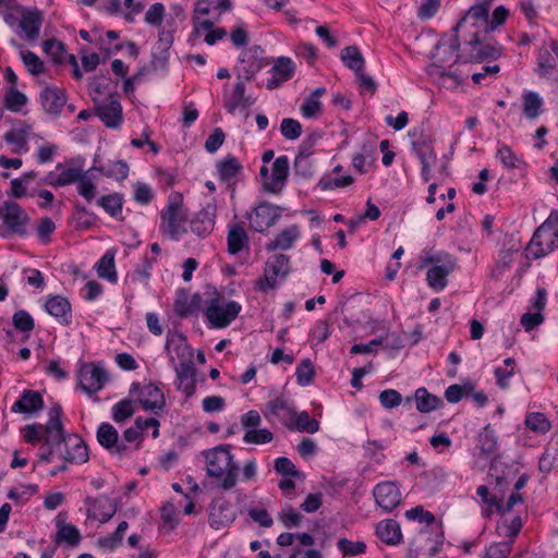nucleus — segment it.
Returning <instances> with one entry per match:
<instances>
[{
    "label": "nucleus",
    "instance_id": "nucleus-56",
    "mask_svg": "<svg viewBox=\"0 0 558 558\" xmlns=\"http://www.w3.org/2000/svg\"><path fill=\"white\" fill-rule=\"evenodd\" d=\"M280 131L287 140H296L302 133L301 123L291 118H284L280 124Z\"/></svg>",
    "mask_w": 558,
    "mask_h": 558
},
{
    "label": "nucleus",
    "instance_id": "nucleus-16",
    "mask_svg": "<svg viewBox=\"0 0 558 558\" xmlns=\"http://www.w3.org/2000/svg\"><path fill=\"white\" fill-rule=\"evenodd\" d=\"M235 520L233 507L226 500H214L210 505L208 522L215 530L229 526Z\"/></svg>",
    "mask_w": 558,
    "mask_h": 558
},
{
    "label": "nucleus",
    "instance_id": "nucleus-33",
    "mask_svg": "<svg viewBox=\"0 0 558 558\" xmlns=\"http://www.w3.org/2000/svg\"><path fill=\"white\" fill-rule=\"evenodd\" d=\"M57 169H62V171L57 175L50 172L45 180L51 186H65L78 182L84 174L80 168H63L61 163L57 166Z\"/></svg>",
    "mask_w": 558,
    "mask_h": 558
},
{
    "label": "nucleus",
    "instance_id": "nucleus-24",
    "mask_svg": "<svg viewBox=\"0 0 558 558\" xmlns=\"http://www.w3.org/2000/svg\"><path fill=\"white\" fill-rule=\"evenodd\" d=\"M236 83L234 84V88L232 92H228L225 88L223 98H225V107L228 112L233 113L240 106L248 107L252 105V100L250 97H245V83L241 77L236 76Z\"/></svg>",
    "mask_w": 558,
    "mask_h": 558
},
{
    "label": "nucleus",
    "instance_id": "nucleus-54",
    "mask_svg": "<svg viewBox=\"0 0 558 558\" xmlns=\"http://www.w3.org/2000/svg\"><path fill=\"white\" fill-rule=\"evenodd\" d=\"M274 439L272 433L267 428H260V429H247L243 440L246 444H254V445H263L268 444Z\"/></svg>",
    "mask_w": 558,
    "mask_h": 558
},
{
    "label": "nucleus",
    "instance_id": "nucleus-43",
    "mask_svg": "<svg viewBox=\"0 0 558 558\" xmlns=\"http://www.w3.org/2000/svg\"><path fill=\"white\" fill-rule=\"evenodd\" d=\"M558 59L547 47H542L537 57V71L541 76H549L556 69Z\"/></svg>",
    "mask_w": 558,
    "mask_h": 558
},
{
    "label": "nucleus",
    "instance_id": "nucleus-36",
    "mask_svg": "<svg viewBox=\"0 0 558 558\" xmlns=\"http://www.w3.org/2000/svg\"><path fill=\"white\" fill-rule=\"evenodd\" d=\"M444 532L436 526L434 533L421 534V550L427 553L429 557L435 556L442 547Z\"/></svg>",
    "mask_w": 558,
    "mask_h": 558
},
{
    "label": "nucleus",
    "instance_id": "nucleus-29",
    "mask_svg": "<svg viewBox=\"0 0 558 558\" xmlns=\"http://www.w3.org/2000/svg\"><path fill=\"white\" fill-rule=\"evenodd\" d=\"M294 63L290 58L280 57L275 62L271 72L272 77L268 81V88L278 87L281 83L290 80L294 74Z\"/></svg>",
    "mask_w": 558,
    "mask_h": 558
},
{
    "label": "nucleus",
    "instance_id": "nucleus-53",
    "mask_svg": "<svg viewBox=\"0 0 558 558\" xmlns=\"http://www.w3.org/2000/svg\"><path fill=\"white\" fill-rule=\"evenodd\" d=\"M525 425L533 432L546 433L550 429V423L545 414L541 412H533L526 415Z\"/></svg>",
    "mask_w": 558,
    "mask_h": 558
},
{
    "label": "nucleus",
    "instance_id": "nucleus-19",
    "mask_svg": "<svg viewBox=\"0 0 558 558\" xmlns=\"http://www.w3.org/2000/svg\"><path fill=\"white\" fill-rule=\"evenodd\" d=\"M488 22V11L486 8L475 3L469 11L460 19L457 25L453 27V33H459L463 28H473L480 33V28L483 27L486 33V24Z\"/></svg>",
    "mask_w": 558,
    "mask_h": 558
},
{
    "label": "nucleus",
    "instance_id": "nucleus-7",
    "mask_svg": "<svg viewBox=\"0 0 558 558\" xmlns=\"http://www.w3.org/2000/svg\"><path fill=\"white\" fill-rule=\"evenodd\" d=\"M469 36L463 44L464 62H481L500 57L501 46L484 43L477 31H469Z\"/></svg>",
    "mask_w": 558,
    "mask_h": 558
},
{
    "label": "nucleus",
    "instance_id": "nucleus-26",
    "mask_svg": "<svg viewBox=\"0 0 558 558\" xmlns=\"http://www.w3.org/2000/svg\"><path fill=\"white\" fill-rule=\"evenodd\" d=\"M43 21V14L37 10L24 12L19 23L23 37L28 41L37 40Z\"/></svg>",
    "mask_w": 558,
    "mask_h": 558
},
{
    "label": "nucleus",
    "instance_id": "nucleus-48",
    "mask_svg": "<svg viewBox=\"0 0 558 558\" xmlns=\"http://www.w3.org/2000/svg\"><path fill=\"white\" fill-rule=\"evenodd\" d=\"M27 104V97L16 87H10L4 96V106L12 112H19Z\"/></svg>",
    "mask_w": 558,
    "mask_h": 558
},
{
    "label": "nucleus",
    "instance_id": "nucleus-57",
    "mask_svg": "<svg viewBox=\"0 0 558 558\" xmlns=\"http://www.w3.org/2000/svg\"><path fill=\"white\" fill-rule=\"evenodd\" d=\"M43 49L47 54L51 56L56 63L62 62L64 53L63 43L54 38L47 39L43 43Z\"/></svg>",
    "mask_w": 558,
    "mask_h": 558
},
{
    "label": "nucleus",
    "instance_id": "nucleus-27",
    "mask_svg": "<svg viewBox=\"0 0 558 558\" xmlns=\"http://www.w3.org/2000/svg\"><path fill=\"white\" fill-rule=\"evenodd\" d=\"M267 412H265V416L272 415L278 417L283 425L291 428V422L295 417V411L289 405V403L282 398L277 397L272 400H269L266 404Z\"/></svg>",
    "mask_w": 558,
    "mask_h": 558
},
{
    "label": "nucleus",
    "instance_id": "nucleus-21",
    "mask_svg": "<svg viewBox=\"0 0 558 558\" xmlns=\"http://www.w3.org/2000/svg\"><path fill=\"white\" fill-rule=\"evenodd\" d=\"M98 442L111 453L123 456L128 446L119 441L118 430L109 423H101L97 429Z\"/></svg>",
    "mask_w": 558,
    "mask_h": 558
},
{
    "label": "nucleus",
    "instance_id": "nucleus-9",
    "mask_svg": "<svg viewBox=\"0 0 558 558\" xmlns=\"http://www.w3.org/2000/svg\"><path fill=\"white\" fill-rule=\"evenodd\" d=\"M241 305L235 301L222 303L219 299H213L205 311V316L211 327L225 328L236 318Z\"/></svg>",
    "mask_w": 558,
    "mask_h": 558
},
{
    "label": "nucleus",
    "instance_id": "nucleus-25",
    "mask_svg": "<svg viewBox=\"0 0 558 558\" xmlns=\"http://www.w3.org/2000/svg\"><path fill=\"white\" fill-rule=\"evenodd\" d=\"M44 408V399L38 391L25 389L11 408L14 413H36Z\"/></svg>",
    "mask_w": 558,
    "mask_h": 558
},
{
    "label": "nucleus",
    "instance_id": "nucleus-15",
    "mask_svg": "<svg viewBox=\"0 0 558 558\" xmlns=\"http://www.w3.org/2000/svg\"><path fill=\"white\" fill-rule=\"evenodd\" d=\"M85 504L88 506V518L98 520L101 523L108 522L117 512L116 501L107 496H99L97 498L88 497Z\"/></svg>",
    "mask_w": 558,
    "mask_h": 558
},
{
    "label": "nucleus",
    "instance_id": "nucleus-42",
    "mask_svg": "<svg viewBox=\"0 0 558 558\" xmlns=\"http://www.w3.org/2000/svg\"><path fill=\"white\" fill-rule=\"evenodd\" d=\"M219 178L229 181L242 171V165L234 156H228L218 163Z\"/></svg>",
    "mask_w": 558,
    "mask_h": 558
},
{
    "label": "nucleus",
    "instance_id": "nucleus-10",
    "mask_svg": "<svg viewBox=\"0 0 558 558\" xmlns=\"http://www.w3.org/2000/svg\"><path fill=\"white\" fill-rule=\"evenodd\" d=\"M135 392H137V400L144 410L159 414L165 409L166 399L159 387L153 384L141 386L137 383H133L130 393L134 395Z\"/></svg>",
    "mask_w": 558,
    "mask_h": 558
},
{
    "label": "nucleus",
    "instance_id": "nucleus-45",
    "mask_svg": "<svg viewBox=\"0 0 558 558\" xmlns=\"http://www.w3.org/2000/svg\"><path fill=\"white\" fill-rule=\"evenodd\" d=\"M198 299V295H194L192 299H190L186 293L180 292L174 302V312L181 317H186L194 314Z\"/></svg>",
    "mask_w": 558,
    "mask_h": 558
},
{
    "label": "nucleus",
    "instance_id": "nucleus-63",
    "mask_svg": "<svg viewBox=\"0 0 558 558\" xmlns=\"http://www.w3.org/2000/svg\"><path fill=\"white\" fill-rule=\"evenodd\" d=\"M77 191L88 203L96 196V185L84 173L77 182Z\"/></svg>",
    "mask_w": 558,
    "mask_h": 558
},
{
    "label": "nucleus",
    "instance_id": "nucleus-1",
    "mask_svg": "<svg viewBox=\"0 0 558 558\" xmlns=\"http://www.w3.org/2000/svg\"><path fill=\"white\" fill-rule=\"evenodd\" d=\"M426 268L427 286L435 292L448 286V277L458 268V258L446 251H426L421 257V268Z\"/></svg>",
    "mask_w": 558,
    "mask_h": 558
},
{
    "label": "nucleus",
    "instance_id": "nucleus-32",
    "mask_svg": "<svg viewBox=\"0 0 558 558\" xmlns=\"http://www.w3.org/2000/svg\"><path fill=\"white\" fill-rule=\"evenodd\" d=\"M31 125L12 129L4 134V141L12 146V153L20 155L28 150L27 138L31 132Z\"/></svg>",
    "mask_w": 558,
    "mask_h": 558
},
{
    "label": "nucleus",
    "instance_id": "nucleus-8",
    "mask_svg": "<svg viewBox=\"0 0 558 558\" xmlns=\"http://www.w3.org/2000/svg\"><path fill=\"white\" fill-rule=\"evenodd\" d=\"M0 219L3 227L12 234L25 235L29 216L22 206L13 201H5L0 207Z\"/></svg>",
    "mask_w": 558,
    "mask_h": 558
},
{
    "label": "nucleus",
    "instance_id": "nucleus-13",
    "mask_svg": "<svg viewBox=\"0 0 558 558\" xmlns=\"http://www.w3.org/2000/svg\"><path fill=\"white\" fill-rule=\"evenodd\" d=\"M165 350L173 365L193 361V351L187 339L178 331H168Z\"/></svg>",
    "mask_w": 558,
    "mask_h": 558
},
{
    "label": "nucleus",
    "instance_id": "nucleus-2",
    "mask_svg": "<svg viewBox=\"0 0 558 558\" xmlns=\"http://www.w3.org/2000/svg\"><path fill=\"white\" fill-rule=\"evenodd\" d=\"M206 471L209 477L221 481L220 486L230 490L236 485L239 466L233 462L229 446H218L205 453Z\"/></svg>",
    "mask_w": 558,
    "mask_h": 558
},
{
    "label": "nucleus",
    "instance_id": "nucleus-35",
    "mask_svg": "<svg viewBox=\"0 0 558 558\" xmlns=\"http://www.w3.org/2000/svg\"><path fill=\"white\" fill-rule=\"evenodd\" d=\"M376 534L387 544H397L401 539L400 526L391 519L380 521L376 526Z\"/></svg>",
    "mask_w": 558,
    "mask_h": 558
},
{
    "label": "nucleus",
    "instance_id": "nucleus-58",
    "mask_svg": "<svg viewBox=\"0 0 558 558\" xmlns=\"http://www.w3.org/2000/svg\"><path fill=\"white\" fill-rule=\"evenodd\" d=\"M338 548L344 555L356 556L365 553L366 544L364 542H352L348 538H340L338 541Z\"/></svg>",
    "mask_w": 558,
    "mask_h": 558
},
{
    "label": "nucleus",
    "instance_id": "nucleus-18",
    "mask_svg": "<svg viewBox=\"0 0 558 558\" xmlns=\"http://www.w3.org/2000/svg\"><path fill=\"white\" fill-rule=\"evenodd\" d=\"M65 450H60L59 458L64 462L85 463L88 460V450L86 444L77 435H68L64 445Z\"/></svg>",
    "mask_w": 558,
    "mask_h": 558
},
{
    "label": "nucleus",
    "instance_id": "nucleus-62",
    "mask_svg": "<svg viewBox=\"0 0 558 558\" xmlns=\"http://www.w3.org/2000/svg\"><path fill=\"white\" fill-rule=\"evenodd\" d=\"M512 550V541L493 544L486 550L485 558H508Z\"/></svg>",
    "mask_w": 558,
    "mask_h": 558
},
{
    "label": "nucleus",
    "instance_id": "nucleus-37",
    "mask_svg": "<svg viewBox=\"0 0 558 558\" xmlns=\"http://www.w3.org/2000/svg\"><path fill=\"white\" fill-rule=\"evenodd\" d=\"M341 60L345 66L355 73L364 70L365 60L356 46H348L341 51Z\"/></svg>",
    "mask_w": 558,
    "mask_h": 558
},
{
    "label": "nucleus",
    "instance_id": "nucleus-34",
    "mask_svg": "<svg viewBox=\"0 0 558 558\" xmlns=\"http://www.w3.org/2000/svg\"><path fill=\"white\" fill-rule=\"evenodd\" d=\"M300 232L298 226H291L283 229L271 242L266 245L268 251L288 250L299 238Z\"/></svg>",
    "mask_w": 558,
    "mask_h": 558
},
{
    "label": "nucleus",
    "instance_id": "nucleus-64",
    "mask_svg": "<svg viewBox=\"0 0 558 558\" xmlns=\"http://www.w3.org/2000/svg\"><path fill=\"white\" fill-rule=\"evenodd\" d=\"M165 16V7L162 3H154L145 14V21L154 26H160Z\"/></svg>",
    "mask_w": 558,
    "mask_h": 558
},
{
    "label": "nucleus",
    "instance_id": "nucleus-38",
    "mask_svg": "<svg viewBox=\"0 0 558 558\" xmlns=\"http://www.w3.org/2000/svg\"><path fill=\"white\" fill-rule=\"evenodd\" d=\"M477 448L480 449V453L485 459H488L496 452L497 437L489 426L484 427L483 430L478 434Z\"/></svg>",
    "mask_w": 558,
    "mask_h": 558
},
{
    "label": "nucleus",
    "instance_id": "nucleus-55",
    "mask_svg": "<svg viewBox=\"0 0 558 558\" xmlns=\"http://www.w3.org/2000/svg\"><path fill=\"white\" fill-rule=\"evenodd\" d=\"M296 379L300 385H310L315 376L314 365L310 359L303 360L296 367Z\"/></svg>",
    "mask_w": 558,
    "mask_h": 558
},
{
    "label": "nucleus",
    "instance_id": "nucleus-49",
    "mask_svg": "<svg viewBox=\"0 0 558 558\" xmlns=\"http://www.w3.org/2000/svg\"><path fill=\"white\" fill-rule=\"evenodd\" d=\"M81 541L80 531L71 524H64L59 526L56 542L57 543H66L70 546H76Z\"/></svg>",
    "mask_w": 558,
    "mask_h": 558
},
{
    "label": "nucleus",
    "instance_id": "nucleus-41",
    "mask_svg": "<svg viewBox=\"0 0 558 558\" xmlns=\"http://www.w3.org/2000/svg\"><path fill=\"white\" fill-rule=\"evenodd\" d=\"M97 274L98 277L102 279H107L110 282L117 281V271L114 265V253L111 251L106 252V254L100 258L97 264Z\"/></svg>",
    "mask_w": 558,
    "mask_h": 558
},
{
    "label": "nucleus",
    "instance_id": "nucleus-6",
    "mask_svg": "<svg viewBox=\"0 0 558 558\" xmlns=\"http://www.w3.org/2000/svg\"><path fill=\"white\" fill-rule=\"evenodd\" d=\"M289 270L290 265L287 255L276 254L269 257L266 262L263 277L254 281V289L263 293L276 289L288 276Z\"/></svg>",
    "mask_w": 558,
    "mask_h": 558
},
{
    "label": "nucleus",
    "instance_id": "nucleus-11",
    "mask_svg": "<svg viewBox=\"0 0 558 558\" xmlns=\"http://www.w3.org/2000/svg\"><path fill=\"white\" fill-rule=\"evenodd\" d=\"M108 379L106 369L95 363H84L78 372V385L89 396L101 390Z\"/></svg>",
    "mask_w": 558,
    "mask_h": 558
},
{
    "label": "nucleus",
    "instance_id": "nucleus-30",
    "mask_svg": "<svg viewBox=\"0 0 558 558\" xmlns=\"http://www.w3.org/2000/svg\"><path fill=\"white\" fill-rule=\"evenodd\" d=\"M228 252L232 255L240 253L248 246V235L243 222H235L229 226L227 235Z\"/></svg>",
    "mask_w": 558,
    "mask_h": 558
},
{
    "label": "nucleus",
    "instance_id": "nucleus-20",
    "mask_svg": "<svg viewBox=\"0 0 558 558\" xmlns=\"http://www.w3.org/2000/svg\"><path fill=\"white\" fill-rule=\"evenodd\" d=\"M96 113L107 128L118 129L123 121L121 104L112 96L97 104Z\"/></svg>",
    "mask_w": 558,
    "mask_h": 558
},
{
    "label": "nucleus",
    "instance_id": "nucleus-46",
    "mask_svg": "<svg viewBox=\"0 0 558 558\" xmlns=\"http://www.w3.org/2000/svg\"><path fill=\"white\" fill-rule=\"evenodd\" d=\"M477 495L482 498L483 502L487 506L483 509V514L485 517H490L494 510L497 512H501L502 510V501L498 499L496 496H492L489 494L488 487L482 485L477 487Z\"/></svg>",
    "mask_w": 558,
    "mask_h": 558
},
{
    "label": "nucleus",
    "instance_id": "nucleus-61",
    "mask_svg": "<svg viewBox=\"0 0 558 558\" xmlns=\"http://www.w3.org/2000/svg\"><path fill=\"white\" fill-rule=\"evenodd\" d=\"M14 327L24 332H29L34 329V319L26 311H17L13 315Z\"/></svg>",
    "mask_w": 558,
    "mask_h": 558
},
{
    "label": "nucleus",
    "instance_id": "nucleus-31",
    "mask_svg": "<svg viewBox=\"0 0 558 558\" xmlns=\"http://www.w3.org/2000/svg\"><path fill=\"white\" fill-rule=\"evenodd\" d=\"M45 306L50 315L60 319L61 324H70L72 317L71 304L65 298L60 295L51 296L47 300Z\"/></svg>",
    "mask_w": 558,
    "mask_h": 558
},
{
    "label": "nucleus",
    "instance_id": "nucleus-4",
    "mask_svg": "<svg viewBox=\"0 0 558 558\" xmlns=\"http://www.w3.org/2000/svg\"><path fill=\"white\" fill-rule=\"evenodd\" d=\"M160 230L172 240L178 241L187 232V210L183 206V196L173 192L169 195L168 204L160 215Z\"/></svg>",
    "mask_w": 558,
    "mask_h": 558
},
{
    "label": "nucleus",
    "instance_id": "nucleus-51",
    "mask_svg": "<svg viewBox=\"0 0 558 558\" xmlns=\"http://www.w3.org/2000/svg\"><path fill=\"white\" fill-rule=\"evenodd\" d=\"M134 414L133 401L123 399L112 408V418L116 423H123Z\"/></svg>",
    "mask_w": 558,
    "mask_h": 558
},
{
    "label": "nucleus",
    "instance_id": "nucleus-17",
    "mask_svg": "<svg viewBox=\"0 0 558 558\" xmlns=\"http://www.w3.org/2000/svg\"><path fill=\"white\" fill-rule=\"evenodd\" d=\"M373 495L376 504L385 511H391L401 501L400 492L393 482H383L375 486Z\"/></svg>",
    "mask_w": 558,
    "mask_h": 558
},
{
    "label": "nucleus",
    "instance_id": "nucleus-22",
    "mask_svg": "<svg viewBox=\"0 0 558 558\" xmlns=\"http://www.w3.org/2000/svg\"><path fill=\"white\" fill-rule=\"evenodd\" d=\"M289 173V159L287 156L278 157L272 163L269 180H265L264 189L271 193H279L284 185Z\"/></svg>",
    "mask_w": 558,
    "mask_h": 558
},
{
    "label": "nucleus",
    "instance_id": "nucleus-5",
    "mask_svg": "<svg viewBox=\"0 0 558 558\" xmlns=\"http://www.w3.org/2000/svg\"><path fill=\"white\" fill-rule=\"evenodd\" d=\"M556 248H558V211L553 210L534 232L526 251L533 258H541Z\"/></svg>",
    "mask_w": 558,
    "mask_h": 558
},
{
    "label": "nucleus",
    "instance_id": "nucleus-60",
    "mask_svg": "<svg viewBox=\"0 0 558 558\" xmlns=\"http://www.w3.org/2000/svg\"><path fill=\"white\" fill-rule=\"evenodd\" d=\"M442 404L444 402L440 398L430 395L425 388L421 387V412H430Z\"/></svg>",
    "mask_w": 558,
    "mask_h": 558
},
{
    "label": "nucleus",
    "instance_id": "nucleus-44",
    "mask_svg": "<svg viewBox=\"0 0 558 558\" xmlns=\"http://www.w3.org/2000/svg\"><path fill=\"white\" fill-rule=\"evenodd\" d=\"M98 204L112 217L121 216L123 197L119 193H112L100 197Z\"/></svg>",
    "mask_w": 558,
    "mask_h": 558
},
{
    "label": "nucleus",
    "instance_id": "nucleus-3",
    "mask_svg": "<svg viewBox=\"0 0 558 558\" xmlns=\"http://www.w3.org/2000/svg\"><path fill=\"white\" fill-rule=\"evenodd\" d=\"M460 48L459 35L453 33L450 37L444 36L430 54L432 63L426 68V73L432 76L451 75L448 71L458 61L464 62V52H458Z\"/></svg>",
    "mask_w": 558,
    "mask_h": 558
},
{
    "label": "nucleus",
    "instance_id": "nucleus-59",
    "mask_svg": "<svg viewBox=\"0 0 558 558\" xmlns=\"http://www.w3.org/2000/svg\"><path fill=\"white\" fill-rule=\"evenodd\" d=\"M22 60L33 75H38L44 72V62L32 51H22Z\"/></svg>",
    "mask_w": 558,
    "mask_h": 558
},
{
    "label": "nucleus",
    "instance_id": "nucleus-12",
    "mask_svg": "<svg viewBox=\"0 0 558 558\" xmlns=\"http://www.w3.org/2000/svg\"><path fill=\"white\" fill-rule=\"evenodd\" d=\"M68 435L64 433L62 424L44 425L43 446L48 449L39 453V461L51 462L53 457L61 450V446L65 445Z\"/></svg>",
    "mask_w": 558,
    "mask_h": 558
},
{
    "label": "nucleus",
    "instance_id": "nucleus-39",
    "mask_svg": "<svg viewBox=\"0 0 558 558\" xmlns=\"http://www.w3.org/2000/svg\"><path fill=\"white\" fill-rule=\"evenodd\" d=\"M523 101V114L530 119L534 120L541 114V108L543 106V99L535 92H525L522 95Z\"/></svg>",
    "mask_w": 558,
    "mask_h": 558
},
{
    "label": "nucleus",
    "instance_id": "nucleus-14",
    "mask_svg": "<svg viewBox=\"0 0 558 558\" xmlns=\"http://www.w3.org/2000/svg\"><path fill=\"white\" fill-rule=\"evenodd\" d=\"M279 217V207L268 203H260L250 216V225L255 231L264 232L272 227Z\"/></svg>",
    "mask_w": 558,
    "mask_h": 558
},
{
    "label": "nucleus",
    "instance_id": "nucleus-50",
    "mask_svg": "<svg viewBox=\"0 0 558 558\" xmlns=\"http://www.w3.org/2000/svg\"><path fill=\"white\" fill-rule=\"evenodd\" d=\"M497 158L508 169H517L522 159L508 145H501L497 150Z\"/></svg>",
    "mask_w": 558,
    "mask_h": 558
},
{
    "label": "nucleus",
    "instance_id": "nucleus-23",
    "mask_svg": "<svg viewBox=\"0 0 558 558\" xmlns=\"http://www.w3.org/2000/svg\"><path fill=\"white\" fill-rule=\"evenodd\" d=\"M40 102L49 114H59L66 102L65 92L56 86H46L40 93Z\"/></svg>",
    "mask_w": 558,
    "mask_h": 558
},
{
    "label": "nucleus",
    "instance_id": "nucleus-28",
    "mask_svg": "<svg viewBox=\"0 0 558 558\" xmlns=\"http://www.w3.org/2000/svg\"><path fill=\"white\" fill-rule=\"evenodd\" d=\"M215 214L211 207L199 210L191 220V231L199 238H205L214 230Z\"/></svg>",
    "mask_w": 558,
    "mask_h": 558
},
{
    "label": "nucleus",
    "instance_id": "nucleus-52",
    "mask_svg": "<svg viewBox=\"0 0 558 558\" xmlns=\"http://www.w3.org/2000/svg\"><path fill=\"white\" fill-rule=\"evenodd\" d=\"M247 56L248 52L245 51L242 58L240 59V65L238 66V77H241L246 82H250L254 77V75L260 70L262 63L258 60H254L250 62L247 65H245Z\"/></svg>",
    "mask_w": 558,
    "mask_h": 558
},
{
    "label": "nucleus",
    "instance_id": "nucleus-40",
    "mask_svg": "<svg viewBox=\"0 0 558 558\" xmlns=\"http://www.w3.org/2000/svg\"><path fill=\"white\" fill-rule=\"evenodd\" d=\"M475 384L466 380L462 384L450 385L445 391V398L449 403H458L463 398H468L469 393L473 392Z\"/></svg>",
    "mask_w": 558,
    "mask_h": 558
},
{
    "label": "nucleus",
    "instance_id": "nucleus-47",
    "mask_svg": "<svg viewBox=\"0 0 558 558\" xmlns=\"http://www.w3.org/2000/svg\"><path fill=\"white\" fill-rule=\"evenodd\" d=\"M295 427L300 432L306 433H316L319 429V422L315 418H312L310 414L305 411L298 414L295 412V417L291 422V428Z\"/></svg>",
    "mask_w": 558,
    "mask_h": 558
}]
</instances>
